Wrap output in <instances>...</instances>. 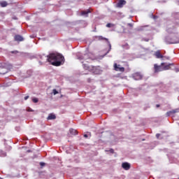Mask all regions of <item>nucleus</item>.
<instances>
[{
    "label": "nucleus",
    "instance_id": "obj_1",
    "mask_svg": "<svg viewBox=\"0 0 179 179\" xmlns=\"http://www.w3.org/2000/svg\"><path fill=\"white\" fill-rule=\"evenodd\" d=\"M65 58L59 53H51L48 56L47 61L54 66H61L64 64Z\"/></svg>",
    "mask_w": 179,
    "mask_h": 179
},
{
    "label": "nucleus",
    "instance_id": "obj_2",
    "mask_svg": "<svg viewBox=\"0 0 179 179\" xmlns=\"http://www.w3.org/2000/svg\"><path fill=\"white\" fill-rule=\"evenodd\" d=\"M83 66L85 71L92 72V73L95 75H100V73H101V70H100L99 67L89 66V64H86V62H83Z\"/></svg>",
    "mask_w": 179,
    "mask_h": 179
},
{
    "label": "nucleus",
    "instance_id": "obj_3",
    "mask_svg": "<svg viewBox=\"0 0 179 179\" xmlns=\"http://www.w3.org/2000/svg\"><path fill=\"white\" fill-rule=\"evenodd\" d=\"M164 65H166V63H162L159 66L157 64H154L155 73H157V72H163Z\"/></svg>",
    "mask_w": 179,
    "mask_h": 179
},
{
    "label": "nucleus",
    "instance_id": "obj_4",
    "mask_svg": "<svg viewBox=\"0 0 179 179\" xmlns=\"http://www.w3.org/2000/svg\"><path fill=\"white\" fill-rule=\"evenodd\" d=\"M132 78L134 80H142L143 79V74L141 72H136L132 75Z\"/></svg>",
    "mask_w": 179,
    "mask_h": 179
},
{
    "label": "nucleus",
    "instance_id": "obj_5",
    "mask_svg": "<svg viewBox=\"0 0 179 179\" xmlns=\"http://www.w3.org/2000/svg\"><path fill=\"white\" fill-rule=\"evenodd\" d=\"M115 68V71H119V72H124L125 68L121 67V65L117 64V63H115L113 65Z\"/></svg>",
    "mask_w": 179,
    "mask_h": 179
},
{
    "label": "nucleus",
    "instance_id": "obj_6",
    "mask_svg": "<svg viewBox=\"0 0 179 179\" xmlns=\"http://www.w3.org/2000/svg\"><path fill=\"white\" fill-rule=\"evenodd\" d=\"M155 58H157L158 59H162V58H164V56H163V55H162V53L160 52V50H157L155 52L154 54Z\"/></svg>",
    "mask_w": 179,
    "mask_h": 179
},
{
    "label": "nucleus",
    "instance_id": "obj_7",
    "mask_svg": "<svg viewBox=\"0 0 179 179\" xmlns=\"http://www.w3.org/2000/svg\"><path fill=\"white\" fill-rule=\"evenodd\" d=\"M122 167L124 170H129V169H131V164L128 162H123L122 164Z\"/></svg>",
    "mask_w": 179,
    "mask_h": 179
},
{
    "label": "nucleus",
    "instance_id": "obj_8",
    "mask_svg": "<svg viewBox=\"0 0 179 179\" xmlns=\"http://www.w3.org/2000/svg\"><path fill=\"white\" fill-rule=\"evenodd\" d=\"M127 3L125 0H120L117 3V8H122Z\"/></svg>",
    "mask_w": 179,
    "mask_h": 179
},
{
    "label": "nucleus",
    "instance_id": "obj_9",
    "mask_svg": "<svg viewBox=\"0 0 179 179\" xmlns=\"http://www.w3.org/2000/svg\"><path fill=\"white\" fill-rule=\"evenodd\" d=\"M171 66H174V64L171 63V64H164L163 66L164 68V71H169V69H171Z\"/></svg>",
    "mask_w": 179,
    "mask_h": 179
},
{
    "label": "nucleus",
    "instance_id": "obj_10",
    "mask_svg": "<svg viewBox=\"0 0 179 179\" xmlns=\"http://www.w3.org/2000/svg\"><path fill=\"white\" fill-rule=\"evenodd\" d=\"M14 40L15 41H23V40H24V38H23V36H22L20 35H15L14 36Z\"/></svg>",
    "mask_w": 179,
    "mask_h": 179
},
{
    "label": "nucleus",
    "instance_id": "obj_11",
    "mask_svg": "<svg viewBox=\"0 0 179 179\" xmlns=\"http://www.w3.org/2000/svg\"><path fill=\"white\" fill-rule=\"evenodd\" d=\"M56 118H57V116L55 115V114L50 113V114H49L48 117H47V120L48 121H50L51 120H55Z\"/></svg>",
    "mask_w": 179,
    "mask_h": 179
},
{
    "label": "nucleus",
    "instance_id": "obj_12",
    "mask_svg": "<svg viewBox=\"0 0 179 179\" xmlns=\"http://www.w3.org/2000/svg\"><path fill=\"white\" fill-rule=\"evenodd\" d=\"M176 113H178V109H175V110H171L169 112H167L166 115H167V117H170V115H171V114H176Z\"/></svg>",
    "mask_w": 179,
    "mask_h": 179
},
{
    "label": "nucleus",
    "instance_id": "obj_13",
    "mask_svg": "<svg viewBox=\"0 0 179 179\" xmlns=\"http://www.w3.org/2000/svg\"><path fill=\"white\" fill-rule=\"evenodd\" d=\"M98 39L99 40H105L106 41H108V43L109 44L110 50H111V43H110V42L108 41V39L107 38H104V37L100 36H98Z\"/></svg>",
    "mask_w": 179,
    "mask_h": 179
},
{
    "label": "nucleus",
    "instance_id": "obj_14",
    "mask_svg": "<svg viewBox=\"0 0 179 179\" xmlns=\"http://www.w3.org/2000/svg\"><path fill=\"white\" fill-rule=\"evenodd\" d=\"M90 13V10H87L81 12V15L82 16H87Z\"/></svg>",
    "mask_w": 179,
    "mask_h": 179
},
{
    "label": "nucleus",
    "instance_id": "obj_15",
    "mask_svg": "<svg viewBox=\"0 0 179 179\" xmlns=\"http://www.w3.org/2000/svg\"><path fill=\"white\" fill-rule=\"evenodd\" d=\"M69 132L71 135H78V131L73 129H70Z\"/></svg>",
    "mask_w": 179,
    "mask_h": 179
},
{
    "label": "nucleus",
    "instance_id": "obj_16",
    "mask_svg": "<svg viewBox=\"0 0 179 179\" xmlns=\"http://www.w3.org/2000/svg\"><path fill=\"white\" fill-rule=\"evenodd\" d=\"M0 6H1V8H6V6H8V2L1 1L0 2Z\"/></svg>",
    "mask_w": 179,
    "mask_h": 179
},
{
    "label": "nucleus",
    "instance_id": "obj_17",
    "mask_svg": "<svg viewBox=\"0 0 179 179\" xmlns=\"http://www.w3.org/2000/svg\"><path fill=\"white\" fill-rule=\"evenodd\" d=\"M52 93L54 94V96H55V94H58V91H57L55 89L52 90Z\"/></svg>",
    "mask_w": 179,
    "mask_h": 179
},
{
    "label": "nucleus",
    "instance_id": "obj_18",
    "mask_svg": "<svg viewBox=\"0 0 179 179\" xmlns=\"http://www.w3.org/2000/svg\"><path fill=\"white\" fill-rule=\"evenodd\" d=\"M32 101H33L34 103H38V99H37V98H34V99H32Z\"/></svg>",
    "mask_w": 179,
    "mask_h": 179
},
{
    "label": "nucleus",
    "instance_id": "obj_19",
    "mask_svg": "<svg viewBox=\"0 0 179 179\" xmlns=\"http://www.w3.org/2000/svg\"><path fill=\"white\" fill-rule=\"evenodd\" d=\"M87 57H89V55L87 54L84 55V56L83 57L82 59H87Z\"/></svg>",
    "mask_w": 179,
    "mask_h": 179
},
{
    "label": "nucleus",
    "instance_id": "obj_20",
    "mask_svg": "<svg viewBox=\"0 0 179 179\" xmlns=\"http://www.w3.org/2000/svg\"><path fill=\"white\" fill-rule=\"evenodd\" d=\"M106 27H113V25L111 24V23H108L106 24Z\"/></svg>",
    "mask_w": 179,
    "mask_h": 179
},
{
    "label": "nucleus",
    "instance_id": "obj_21",
    "mask_svg": "<svg viewBox=\"0 0 179 179\" xmlns=\"http://www.w3.org/2000/svg\"><path fill=\"white\" fill-rule=\"evenodd\" d=\"M110 153H114V149L111 148L110 150H109Z\"/></svg>",
    "mask_w": 179,
    "mask_h": 179
},
{
    "label": "nucleus",
    "instance_id": "obj_22",
    "mask_svg": "<svg viewBox=\"0 0 179 179\" xmlns=\"http://www.w3.org/2000/svg\"><path fill=\"white\" fill-rule=\"evenodd\" d=\"M179 43V40H178V41H175V42H173L172 44H177V43Z\"/></svg>",
    "mask_w": 179,
    "mask_h": 179
},
{
    "label": "nucleus",
    "instance_id": "obj_23",
    "mask_svg": "<svg viewBox=\"0 0 179 179\" xmlns=\"http://www.w3.org/2000/svg\"><path fill=\"white\" fill-rule=\"evenodd\" d=\"M87 82H88V83H90L92 82V79L87 78Z\"/></svg>",
    "mask_w": 179,
    "mask_h": 179
},
{
    "label": "nucleus",
    "instance_id": "obj_24",
    "mask_svg": "<svg viewBox=\"0 0 179 179\" xmlns=\"http://www.w3.org/2000/svg\"><path fill=\"white\" fill-rule=\"evenodd\" d=\"M156 137L159 138L160 137V134H157Z\"/></svg>",
    "mask_w": 179,
    "mask_h": 179
},
{
    "label": "nucleus",
    "instance_id": "obj_25",
    "mask_svg": "<svg viewBox=\"0 0 179 179\" xmlns=\"http://www.w3.org/2000/svg\"><path fill=\"white\" fill-rule=\"evenodd\" d=\"M29 99V96H24V100H27Z\"/></svg>",
    "mask_w": 179,
    "mask_h": 179
},
{
    "label": "nucleus",
    "instance_id": "obj_26",
    "mask_svg": "<svg viewBox=\"0 0 179 179\" xmlns=\"http://www.w3.org/2000/svg\"><path fill=\"white\" fill-rule=\"evenodd\" d=\"M156 107H157V108H159V107H160V105L159 104H157Z\"/></svg>",
    "mask_w": 179,
    "mask_h": 179
},
{
    "label": "nucleus",
    "instance_id": "obj_27",
    "mask_svg": "<svg viewBox=\"0 0 179 179\" xmlns=\"http://www.w3.org/2000/svg\"><path fill=\"white\" fill-rule=\"evenodd\" d=\"M87 136H88L87 134L84 135V138H87Z\"/></svg>",
    "mask_w": 179,
    "mask_h": 179
},
{
    "label": "nucleus",
    "instance_id": "obj_28",
    "mask_svg": "<svg viewBox=\"0 0 179 179\" xmlns=\"http://www.w3.org/2000/svg\"><path fill=\"white\" fill-rule=\"evenodd\" d=\"M44 163H43V162H41V166H44Z\"/></svg>",
    "mask_w": 179,
    "mask_h": 179
},
{
    "label": "nucleus",
    "instance_id": "obj_29",
    "mask_svg": "<svg viewBox=\"0 0 179 179\" xmlns=\"http://www.w3.org/2000/svg\"><path fill=\"white\" fill-rule=\"evenodd\" d=\"M129 26H130V27H132V24H129Z\"/></svg>",
    "mask_w": 179,
    "mask_h": 179
},
{
    "label": "nucleus",
    "instance_id": "obj_30",
    "mask_svg": "<svg viewBox=\"0 0 179 179\" xmlns=\"http://www.w3.org/2000/svg\"><path fill=\"white\" fill-rule=\"evenodd\" d=\"M125 45H128V43H126Z\"/></svg>",
    "mask_w": 179,
    "mask_h": 179
},
{
    "label": "nucleus",
    "instance_id": "obj_31",
    "mask_svg": "<svg viewBox=\"0 0 179 179\" xmlns=\"http://www.w3.org/2000/svg\"><path fill=\"white\" fill-rule=\"evenodd\" d=\"M0 136H1V133H0Z\"/></svg>",
    "mask_w": 179,
    "mask_h": 179
},
{
    "label": "nucleus",
    "instance_id": "obj_32",
    "mask_svg": "<svg viewBox=\"0 0 179 179\" xmlns=\"http://www.w3.org/2000/svg\"><path fill=\"white\" fill-rule=\"evenodd\" d=\"M178 179H179V178H178Z\"/></svg>",
    "mask_w": 179,
    "mask_h": 179
}]
</instances>
